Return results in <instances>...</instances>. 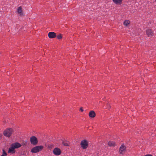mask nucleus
<instances>
[{
  "instance_id": "f257e3e1",
  "label": "nucleus",
  "mask_w": 156,
  "mask_h": 156,
  "mask_svg": "<svg viewBox=\"0 0 156 156\" xmlns=\"http://www.w3.org/2000/svg\"><path fill=\"white\" fill-rule=\"evenodd\" d=\"M21 147V145L20 143L16 142L12 144L11 145L10 147L9 148L8 153L14 154L16 152L15 149H18Z\"/></svg>"
},
{
  "instance_id": "f03ea898",
  "label": "nucleus",
  "mask_w": 156,
  "mask_h": 156,
  "mask_svg": "<svg viewBox=\"0 0 156 156\" xmlns=\"http://www.w3.org/2000/svg\"><path fill=\"white\" fill-rule=\"evenodd\" d=\"M43 148V146H37L31 149V152L33 153H37L41 151Z\"/></svg>"
},
{
  "instance_id": "7ed1b4c3",
  "label": "nucleus",
  "mask_w": 156,
  "mask_h": 156,
  "mask_svg": "<svg viewBox=\"0 0 156 156\" xmlns=\"http://www.w3.org/2000/svg\"><path fill=\"white\" fill-rule=\"evenodd\" d=\"M81 147L83 149H86L88 145V142L87 140H83L81 141L80 144Z\"/></svg>"
},
{
  "instance_id": "20e7f679",
  "label": "nucleus",
  "mask_w": 156,
  "mask_h": 156,
  "mask_svg": "<svg viewBox=\"0 0 156 156\" xmlns=\"http://www.w3.org/2000/svg\"><path fill=\"white\" fill-rule=\"evenodd\" d=\"M12 132L13 130H12V129L10 128L7 129L4 132V136L9 137L11 136V134H12Z\"/></svg>"
},
{
  "instance_id": "39448f33",
  "label": "nucleus",
  "mask_w": 156,
  "mask_h": 156,
  "mask_svg": "<svg viewBox=\"0 0 156 156\" xmlns=\"http://www.w3.org/2000/svg\"><path fill=\"white\" fill-rule=\"evenodd\" d=\"M30 142L32 144L35 145L38 143V140L37 138L34 136H33L30 137Z\"/></svg>"
},
{
  "instance_id": "423d86ee",
  "label": "nucleus",
  "mask_w": 156,
  "mask_h": 156,
  "mask_svg": "<svg viewBox=\"0 0 156 156\" xmlns=\"http://www.w3.org/2000/svg\"><path fill=\"white\" fill-rule=\"evenodd\" d=\"M53 152L55 155H59L61 154V151L59 148H55L53 149Z\"/></svg>"
},
{
  "instance_id": "0eeeda50",
  "label": "nucleus",
  "mask_w": 156,
  "mask_h": 156,
  "mask_svg": "<svg viewBox=\"0 0 156 156\" xmlns=\"http://www.w3.org/2000/svg\"><path fill=\"white\" fill-rule=\"evenodd\" d=\"M48 35V37L50 38H53L56 37V34L54 32H49Z\"/></svg>"
},
{
  "instance_id": "6e6552de",
  "label": "nucleus",
  "mask_w": 156,
  "mask_h": 156,
  "mask_svg": "<svg viewBox=\"0 0 156 156\" xmlns=\"http://www.w3.org/2000/svg\"><path fill=\"white\" fill-rule=\"evenodd\" d=\"M126 147L125 146L123 145H121L120 147V149H119V153L120 154H122L125 151Z\"/></svg>"
},
{
  "instance_id": "1a4fd4ad",
  "label": "nucleus",
  "mask_w": 156,
  "mask_h": 156,
  "mask_svg": "<svg viewBox=\"0 0 156 156\" xmlns=\"http://www.w3.org/2000/svg\"><path fill=\"white\" fill-rule=\"evenodd\" d=\"M146 31V34L148 37H150L153 35V33L151 29H148Z\"/></svg>"
},
{
  "instance_id": "9d476101",
  "label": "nucleus",
  "mask_w": 156,
  "mask_h": 156,
  "mask_svg": "<svg viewBox=\"0 0 156 156\" xmlns=\"http://www.w3.org/2000/svg\"><path fill=\"white\" fill-rule=\"evenodd\" d=\"M17 12L20 14V15L21 16L23 15V13L22 12V8L21 6H20L17 9Z\"/></svg>"
},
{
  "instance_id": "9b49d317",
  "label": "nucleus",
  "mask_w": 156,
  "mask_h": 156,
  "mask_svg": "<svg viewBox=\"0 0 156 156\" xmlns=\"http://www.w3.org/2000/svg\"><path fill=\"white\" fill-rule=\"evenodd\" d=\"M89 115L90 118H94L95 116V113L94 111H91L89 113Z\"/></svg>"
},
{
  "instance_id": "f8f14e48",
  "label": "nucleus",
  "mask_w": 156,
  "mask_h": 156,
  "mask_svg": "<svg viewBox=\"0 0 156 156\" xmlns=\"http://www.w3.org/2000/svg\"><path fill=\"white\" fill-rule=\"evenodd\" d=\"M113 2L117 5H121L122 0H112Z\"/></svg>"
},
{
  "instance_id": "ddd939ff",
  "label": "nucleus",
  "mask_w": 156,
  "mask_h": 156,
  "mask_svg": "<svg viewBox=\"0 0 156 156\" xmlns=\"http://www.w3.org/2000/svg\"><path fill=\"white\" fill-rule=\"evenodd\" d=\"M108 145L110 147H113L115 145V143L113 141H109L108 142Z\"/></svg>"
},
{
  "instance_id": "4468645a",
  "label": "nucleus",
  "mask_w": 156,
  "mask_h": 156,
  "mask_svg": "<svg viewBox=\"0 0 156 156\" xmlns=\"http://www.w3.org/2000/svg\"><path fill=\"white\" fill-rule=\"evenodd\" d=\"M62 144L65 146H68L69 145V143L68 141H63L62 142Z\"/></svg>"
},
{
  "instance_id": "2eb2a0df",
  "label": "nucleus",
  "mask_w": 156,
  "mask_h": 156,
  "mask_svg": "<svg viewBox=\"0 0 156 156\" xmlns=\"http://www.w3.org/2000/svg\"><path fill=\"white\" fill-rule=\"evenodd\" d=\"M130 23V21L129 20H126L123 22V24L126 26H127Z\"/></svg>"
},
{
  "instance_id": "dca6fc26",
  "label": "nucleus",
  "mask_w": 156,
  "mask_h": 156,
  "mask_svg": "<svg viewBox=\"0 0 156 156\" xmlns=\"http://www.w3.org/2000/svg\"><path fill=\"white\" fill-rule=\"evenodd\" d=\"M57 38L58 39H60L62 38V35L61 34H59L57 36H56Z\"/></svg>"
},
{
  "instance_id": "f3484780",
  "label": "nucleus",
  "mask_w": 156,
  "mask_h": 156,
  "mask_svg": "<svg viewBox=\"0 0 156 156\" xmlns=\"http://www.w3.org/2000/svg\"><path fill=\"white\" fill-rule=\"evenodd\" d=\"M2 151H3V152H2V154L1 156H6V155H7V154H6L5 151L3 149Z\"/></svg>"
},
{
  "instance_id": "a211bd4d",
  "label": "nucleus",
  "mask_w": 156,
  "mask_h": 156,
  "mask_svg": "<svg viewBox=\"0 0 156 156\" xmlns=\"http://www.w3.org/2000/svg\"><path fill=\"white\" fill-rule=\"evenodd\" d=\"M110 108V106L108 104L107 105L106 108L109 109Z\"/></svg>"
},
{
  "instance_id": "6ab92c4d",
  "label": "nucleus",
  "mask_w": 156,
  "mask_h": 156,
  "mask_svg": "<svg viewBox=\"0 0 156 156\" xmlns=\"http://www.w3.org/2000/svg\"><path fill=\"white\" fill-rule=\"evenodd\" d=\"M83 109L82 107L80 108V111H81V112H83Z\"/></svg>"
},
{
  "instance_id": "aec40b11",
  "label": "nucleus",
  "mask_w": 156,
  "mask_h": 156,
  "mask_svg": "<svg viewBox=\"0 0 156 156\" xmlns=\"http://www.w3.org/2000/svg\"><path fill=\"white\" fill-rule=\"evenodd\" d=\"M144 156H152L151 154H146Z\"/></svg>"
},
{
  "instance_id": "412c9836",
  "label": "nucleus",
  "mask_w": 156,
  "mask_h": 156,
  "mask_svg": "<svg viewBox=\"0 0 156 156\" xmlns=\"http://www.w3.org/2000/svg\"><path fill=\"white\" fill-rule=\"evenodd\" d=\"M115 91V90H113V91Z\"/></svg>"
}]
</instances>
